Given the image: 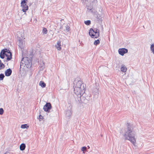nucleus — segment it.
I'll list each match as a JSON object with an SVG mask.
<instances>
[{
  "mask_svg": "<svg viewBox=\"0 0 154 154\" xmlns=\"http://www.w3.org/2000/svg\"><path fill=\"white\" fill-rule=\"evenodd\" d=\"M25 38L23 32H21V38L20 37V48H21L22 57L21 61L20 66L22 65H25L27 68H30L32 65V63L31 60L26 57L27 55V51L25 48Z\"/></svg>",
  "mask_w": 154,
  "mask_h": 154,
  "instance_id": "1",
  "label": "nucleus"
},
{
  "mask_svg": "<svg viewBox=\"0 0 154 154\" xmlns=\"http://www.w3.org/2000/svg\"><path fill=\"white\" fill-rule=\"evenodd\" d=\"M97 0H91L87 5V9L88 13L96 18H98L103 14V10L100 7H96Z\"/></svg>",
  "mask_w": 154,
  "mask_h": 154,
  "instance_id": "2",
  "label": "nucleus"
},
{
  "mask_svg": "<svg viewBox=\"0 0 154 154\" xmlns=\"http://www.w3.org/2000/svg\"><path fill=\"white\" fill-rule=\"evenodd\" d=\"M124 136L125 139L129 140L134 146H135L136 139L135 134L133 132L132 127L129 123H127V128L125 130Z\"/></svg>",
  "mask_w": 154,
  "mask_h": 154,
  "instance_id": "3",
  "label": "nucleus"
},
{
  "mask_svg": "<svg viewBox=\"0 0 154 154\" xmlns=\"http://www.w3.org/2000/svg\"><path fill=\"white\" fill-rule=\"evenodd\" d=\"M5 56L7 57V58L6 60H4V62L5 61H9L12 59V53L9 50L6 48L2 49L0 53V57L2 59H4Z\"/></svg>",
  "mask_w": 154,
  "mask_h": 154,
  "instance_id": "4",
  "label": "nucleus"
},
{
  "mask_svg": "<svg viewBox=\"0 0 154 154\" xmlns=\"http://www.w3.org/2000/svg\"><path fill=\"white\" fill-rule=\"evenodd\" d=\"M83 85L84 88H86V85L83 83L81 80H79V79H76L75 81L73 88L76 90L79 88H81Z\"/></svg>",
  "mask_w": 154,
  "mask_h": 154,
  "instance_id": "5",
  "label": "nucleus"
},
{
  "mask_svg": "<svg viewBox=\"0 0 154 154\" xmlns=\"http://www.w3.org/2000/svg\"><path fill=\"white\" fill-rule=\"evenodd\" d=\"M89 35L93 38H97L99 35V30L98 29L94 30L91 28L89 30Z\"/></svg>",
  "mask_w": 154,
  "mask_h": 154,
  "instance_id": "6",
  "label": "nucleus"
},
{
  "mask_svg": "<svg viewBox=\"0 0 154 154\" xmlns=\"http://www.w3.org/2000/svg\"><path fill=\"white\" fill-rule=\"evenodd\" d=\"M85 88H84L83 85L82 86L81 88H79L78 89H77L76 90H75V89L74 88V93L78 96L79 95H82L85 92Z\"/></svg>",
  "mask_w": 154,
  "mask_h": 154,
  "instance_id": "7",
  "label": "nucleus"
},
{
  "mask_svg": "<svg viewBox=\"0 0 154 154\" xmlns=\"http://www.w3.org/2000/svg\"><path fill=\"white\" fill-rule=\"evenodd\" d=\"M27 1L26 0H22L21 2V7L22 11L25 12L28 10V7L27 5Z\"/></svg>",
  "mask_w": 154,
  "mask_h": 154,
  "instance_id": "8",
  "label": "nucleus"
},
{
  "mask_svg": "<svg viewBox=\"0 0 154 154\" xmlns=\"http://www.w3.org/2000/svg\"><path fill=\"white\" fill-rule=\"evenodd\" d=\"M85 94H84L82 95L78 96V99L80 103H86L88 102V100L85 97Z\"/></svg>",
  "mask_w": 154,
  "mask_h": 154,
  "instance_id": "9",
  "label": "nucleus"
},
{
  "mask_svg": "<svg viewBox=\"0 0 154 154\" xmlns=\"http://www.w3.org/2000/svg\"><path fill=\"white\" fill-rule=\"evenodd\" d=\"M51 108V106L50 103H47L44 106L43 109L46 112H49Z\"/></svg>",
  "mask_w": 154,
  "mask_h": 154,
  "instance_id": "10",
  "label": "nucleus"
},
{
  "mask_svg": "<svg viewBox=\"0 0 154 154\" xmlns=\"http://www.w3.org/2000/svg\"><path fill=\"white\" fill-rule=\"evenodd\" d=\"M118 52L120 55L123 56L125 53L128 52V50L125 48H119V49Z\"/></svg>",
  "mask_w": 154,
  "mask_h": 154,
  "instance_id": "11",
  "label": "nucleus"
},
{
  "mask_svg": "<svg viewBox=\"0 0 154 154\" xmlns=\"http://www.w3.org/2000/svg\"><path fill=\"white\" fill-rule=\"evenodd\" d=\"M12 71L10 68L7 69L5 72V75L6 76H10L12 73Z\"/></svg>",
  "mask_w": 154,
  "mask_h": 154,
  "instance_id": "12",
  "label": "nucleus"
},
{
  "mask_svg": "<svg viewBox=\"0 0 154 154\" xmlns=\"http://www.w3.org/2000/svg\"><path fill=\"white\" fill-rule=\"evenodd\" d=\"M60 41H58L57 43V45H56V47L58 50H60L61 49L60 47Z\"/></svg>",
  "mask_w": 154,
  "mask_h": 154,
  "instance_id": "13",
  "label": "nucleus"
},
{
  "mask_svg": "<svg viewBox=\"0 0 154 154\" xmlns=\"http://www.w3.org/2000/svg\"><path fill=\"white\" fill-rule=\"evenodd\" d=\"M26 145L23 143L21 144L20 145V150L23 151L25 150L26 148Z\"/></svg>",
  "mask_w": 154,
  "mask_h": 154,
  "instance_id": "14",
  "label": "nucleus"
},
{
  "mask_svg": "<svg viewBox=\"0 0 154 154\" xmlns=\"http://www.w3.org/2000/svg\"><path fill=\"white\" fill-rule=\"evenodd\" d=\"M127 70V68L125 65H122L121 68V71L123 72H125Z\"/></svg>",
  "mask_w": 154,
  "mask_h": 154,
  "instance_id": "15",
  "label": "nucleus"
},
{
  "mask_svg": "<svg viewBox=\"0 0 154 154\" xmlns=\"http://www.w3.org/2000/svg\"><path fill=\"white\" fill-rule=\"evenodd\" d=\"M71 112L70 109H69L66 111V114L67 116L69 117L71 115Z\"/></svg>",
  "mask_w": 154,
  "mask_h": 154,
  "instance_id": "16",
  "label": "nucleus"
},
{
  "mask_svg": "<svg viewBox=\"0 0 154 154\" xmlns=\"http://www.w3.org/2000/svg\"><path fill=\"white\" fill-rule=\"evenodd\" d=\"M39 85L42 88H45L46 86V84L42 81H41L40 82Z\"/></svg>",
  "mask_w": 154,
  "mask_h": 154,
  "instance_id": "17",
  "label": "nucleus"
},
{
  "mask_svg": "<svg viewBox=\"0 0 154 154\" xmlns=\"http://www.w3.org/2000/svg\"><path fill=\"white\" fill-rule=\"evenodd\" d=\"M5 67L4 64L2 62L1 60H0V70L3 69Z\"/></svg>",
  "mask_w": 154,
  "mask_h": 154,
  "instance_id": "18",
  "label": "nucleus"
},
{
  "mask_svg": "<svg viewBox=\"0 0 154 154\" xmlns=\"http://www.w3.org/2000/svg\"><path fill=\"white\" fill-rule=\"evenodd\" d=\"M29 126L26 124L22 125H21V128H29Z\"/></svg>",
  "mask_w": 154,
  "mask_h": 154,
  "instance_id": "19",
  "label": "nucleus"
},
{
  "mask_svg": "<svg viewBox=\"0 0 154 154\" xmlns=\"http://www.w3.org/2000/svg\"><path fill=\"white\" fill-rule=\"evenodd\" d=\"M150 50L154 54V43L152 44L150 46Z\"/></svg>",
  "mask_w": 154,
  "mask_h": 154,
  "instance_id": "20",
  "label": "nucleus"
},
{
  "mask_svg": "<svg viewBox=\"0 0 154 154\" xmlns=\"http://www.w3.org/2000/svg\"><path fill=\"white\" fill-rule=\"evenodd\" d=\"M42 32L43 34H46L47 33L48 31L46 28H43V29Z\"/></svg>",
  "mask_w": 154,
  "mask_h": 154,
  "instance_id": "21",
  "label": "nucleus"
},
{
  "mask_svg": "<svg viewBox=\"0 0 154 154\" xmlns=\"http://www.w3.org/2000/svg\"><path fill=\"white\" fill-rule=\"evenodd\" d=\"M5 76L4 74L1 73L0 74V80H3L5 77Z\"/></svg>",
  "mask_w": 154,
  "mask_h": 154,
  "instance_id": "22",
  "label": "nucleus"
},
{
  "mask_svg": "<svg viewBox=\"0 0 154 154\" xmlns=\"http://www.w3.org/2000/svg\"><path fill=\"white\" fill-rule=\"evenodd\" d=\"M100 43V41L99 40H95L94 42V44L95 45H97L99 44Z\"/></svg>",
  "mask_w": 154,
  "mask_h": 154,
  "instance_id": "23",
  "label": "nucleus"
},
{
  "mask_svg": "<svg viewBox=\"0 0 154 154\" xmlns=\"http://www.w3.org/2000/svg\"><path fill=\"white\" fill-rule=\"evenodd\" d=\"M84 23L86 25H89L91 24V21L90 20H88L86 21H85Z\"/></svg>",
  "mask_w": 154,
  "mask_h": 154,
  "instance_id": "24",
  "label": "nucleus"
},
{
  "mask_svg": "<svg viewBox=\"0 0 154 154\" xmlns=\"http://www.w3.org/2000/svg\"><path fill=\"white\" fill-rule=\"evenodd\" d=\"M4 110L3 108H0V115H2L3 114Z\"/></svg>",
  "mask_w": 154,
  "mask_h": 154,
  "instance_id": "25",
  "label": "nucleus"
},
{
  "mask_svg": "<svg viewBox=\"0 0 154 154\" xmlns=\"http://www.w3.org/2000/svg\"><path fill=\"white\" fill-rule=\"evenodd\" d=\"M87 147L85 146H84L82 148L81 150L83 151H86Z\"/></svg>",
  "mask_w": 154,
  "mask_h": 154,
  "instance_id": "26",
  "label": "nucleus"
},
{
  "mask_svg": "<svg viewBox=\"0 0 154 154\" xmlns=\"http://www.w3.org/2000/svg\"><path fill=\"white\" fill-rule=\"evenodd\" d=\"M66 29L68 32L70 30V27L69 26L67 25L66 27Z\"/></svg>",
  "mask_w": 154,
  "mask_h": 154,
  "instance_id": "27",
  "label": "nucleus"
},
{
  "mask_svg": "<svg viewBox=\"0 0 154 154\" xmlns=\"http://www.w3.org/2000/svg\"><path fill=\"white\" fill-rule=\"evenodd\" d=\"M40 66L43 69V68H45L44 63L43 62L42 64V65L41 64H40Z\"/></svg>",
  "mask_w": 154,
  "mask_h": 154,
  "instance_id": "28",
  "label": "nucleus"
},
{
  "mask_svg": "<svg viewBox=\"0 0 154 154\" xmlns=\"http://www.w3.org/2000/svg\"><path fill=\"white\" fill-rule=\"evenodd\" d=\"M43 116H42V115H40L39 116V119H43Z\"/></svg>",
  "mask_w": 154,
  "mask_h": 154,
  "instance_id": "29",
  "label": "nucleus"
},
{
  "mask_svg": "<svg viewBox=\"0 0 154 154\" xmlns=\"http://www.w3.org/2000/svg\"><path fill=\"white\" fill-rule=\"evenodd\" d=\"M4 154H10V153L9 152H6Z\"/></svg>",
  "mask_w": 154,
  "mask_h": 154,
  "instance_id": "30",
  "label": "nucleus"
},
{
  "mask_svg": "<svg viewBox=\"0 0 154 154\" xmlns=\"http://www.w3.org/2000/svg\"><path fill=\"white\" fill-rule=\"evenodd\" d=\"M19 38H18L17 37V42H19Z\"/></svg>",
  "mask_w": 154,
  "mask_h": 154,
  "instance_id": "31",
  "label": "nucleus"
},
{
  "mask_svg": "<svg viewBox=\"0 0 154 154\" xmlns=\"http://www.w3.org/2000/svg\"><path fill=\"white\" fill-rule=\"evenodd\" d=\"M83 2H85L86 0H82Z\"/></svg>",
  "mask_w": 154,
  "mask_h": 154,
  "instance_id": "32",
  "label": "nucleus"
},
{
  "mask_svg": "<svg viewBox=\"0 0 154 154\" xmlns=\"http://www.w3.org/2000/svg\"><path fill=\"white\" fill-rule=\"evenodd\" d=\"M88 148H90V147L89 146H88Z\"/></svg>",
  "mask_w": 154,
  "mask_h": 154,
  "instance_id": "33",
  "label": "nucleus"
},
{
  "mask_svg": "<svg viewBox=\"0 0 154 154\" xmlns=\"http://www.w3.org/2000/svg\"><path fill=\"white\" fill-rule=\"evenodd\" d=\"M70 109H71V107H70Z\"/></svg>",
  "mask_w": 154,
  "mask_h": 154,
  "instance_id": "34",
  "label": "nucleus"
}]
</instances>
